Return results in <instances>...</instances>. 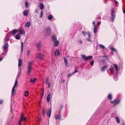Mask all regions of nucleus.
I'll return each instance as SVG.
<instances>
[{
  "label": "nucleus",
  "mask_w": 125,
  "mask_h": 125,
  "mask_svg": "<svg viewBox=\"0 0 125 125\" xmlns=\"http://www.w3.org/2000/svg\"><path fill=\"white\" fill-rule=\"evenodd\" d=\"M33 61L29 62L27 68V75H29L31 73L32 69V65L33 64Z\"/></svg>",
  "instance_id": "obj_1"
},
{
  "label": "nucleus",
  "mask_w": 125,
  "mask_h": 125,
  "mask_svg": "<svg viewBox=\"0 0 125 125\" xmlns=\"http://www.w3.org/2000/svg\"><path fill=\"white\" fill-rule=\"evenodd\" d=\"M44 32L46 36H49L51 34V29L50 27L45 28L44 30Z\"/></svg>",
  "instance_id": "obj_2"
},
{
  "label": "nucleus",
  "mask_w": 125,
  "mask_h": 125,
  "mask_svg": "<svg viewBox=\"0 0 125 125\" xmlns=\"http://www.w3.org/2000/svg\"><path fill=\"white\" fill-rule=\"evenodd\" d=\"M121 100L119 98H116L114 101H111V103L113 104L114 106L120 103Z\"/></svg>",
  "instance_id": "obj_3"
},
{
  "label": "nucleus",
  "mask_w": 125,
  "mask_h": 125,
  "mask_svg": "<svg viewBox=\"0 0 125 125\" xmlns=\"http://www.w3.org/2000/svg\"><path fill=\"white\" fill-rule=\"evenodd\" d=\"M111 21L112 22H113L114 21L115 16V10L114 9H113L111 10Z\"/></svg>",
  "instance_id": "obj_4"
},
{
  "label": "nucleus",
  "mask_w": 125,
  "mask_h": 125,
  "mask_svg": "<svg viewBox=\"0 0 125 125\" xmlns=\"http://www.w3.org/2000/svg\"><path fill=\"white\" fill-rule=\"evenodd\" d=\"M81 57L85 61H87L88 59H92L93 57L92 56H86L85 55L83 54L82 55Z\"/></svg>",
  "instance_id": "obj_5"
},
{
  "label": "nucleus",
  "mask_w": 125,
  "mask_h": 125,
  "mask_svg": "<svg viewBox=\"0 0 125 125\" xmlns=\"http://www.w3.org/2000/svg\"><path fill=\"white\" fill-rule=\"evenodd\" d=\"M26 118V117H24V114L22 113L21 117L19 121V125H21V122L23 121H25Z\"/></svg>",
  "instance_id": "obj_6"
},
{
  "label": "nucleus",
  "mask_w": 125,
  "mask_h": 125,
  "mask_svg": "<svg viewBox=\"0 0 125 125\" xmlns=\"http://www.w3.org/2000/svg\"><path fill=\"white\" fill-rule=\"evenodd\" d=\"M44 56L41 53H39V55L37 56L36 57V58L39 59V60H41L44 57Z\"/></svg>",
  "instance_id": "obj_7"
},
{
  "label": "nucleus",
  "mask_w": 125,
  "mask_h": 125,
  "mask_svg": "<svg viewBox=\"0 0 125 125\" xmlns=\"http://www.w3.org/2000/svg\"><path fill=\"white\" fill-rule=\"evenodd\" d=\"M9 45L7 42H6L5 44H4L3 47V49L4 51H5L7 48L8 47Z\"/></svg>",
  "instance_id": "obj_8"
},
{
  "label": "nucleus",
  "mask_w": 125,
  "mask_h": 125,
  "mask_svg": "<svg viewBox=\"0 0 125 125\" xmlns=\"http://www.w3.org/2000/svg\"><path fill=\"white\" fill-rule=\"evenodd\" d=\"M52 110L51 109H48L47 112V116L49 118L51 116V113Z\"/></svg>",
  "instance_id": "obj_9"
},
{
  "label": "nucleus",
  "mask_w": 125,
  "mask_h": 125,
  "mask_svg": "<svg viewBox=\"0 0 125 125\" xmlns=\"http://www.w3.org/2000/svg\"><path fill=\"white\" fill-rule=\"evenodd\" d=\"M55 119L57 120H60L61 119V115L60 114H56L55 115Z\"/></svg>",
  "instance_id": "obj_10"
},
{
  "label": "nucleus",
  "mask_w": 125,
  "mask_h": 125,
  "mask_svg": "<svg viewBox=\"0 0 125 125\" xmlns=\"http://www.w3.org/2000/svg\"><path fill=\"white\" fill-rule=\"evenodd\" d=\"M29 11L27 10H25L23 12V15L26 16L28 15L29 13Z\"/></svg>",
  "instance_id": "obj_11"
},
{
  "label": "nucleus",
  "mask_w": 125,
  "mask_h": 125,
  "mask_svg": "<svg viewBox=\"0 0 125 125\" xmlns=\"http://www.w3.org/2000/svg\"><path fill=\"white\" fill-rule=\"evenodd\" d=\"M59 50L58 49H56L55 51L54 55L56 56H58L60 55Z\"/></svg>",
  "instance_id": "obj_12"
},
{
  "label": "nucleus",
  "mask_w": 125,
  "mask_h": 125,
  "mask_svg": "<svg viewBox=\"0 0 125 125\" xmlns=\"http://www.w3.org/2000/svg\"><path fill=\"white\" fill-rule=\"evenodd\" d=\"M19 32L20 34L23 35L25 34V31L23 29H21L20 30Z\"/></svg>",
  "instance_id": "obj_13"
},
{
  "label": "nucleus",
  "mask_w": 125,
  "mask_h": 125,
  "mask_svg": "<svg viewBox=\"0 0 125 125\" xmlns=\"http://www.w3.org/2000/svg\"><path fill=\"white\" fill-rule=\"evenodd\" d=\"M59 44V41L58 40L54 41V45L55 46H57Z\"/></svg>",
  "instance_id": "obj_14"
},
{
  "label": "nucleus",
  "mask_w": 125,
  "mask_h": 125,
  "mask_svg": "<svg viewBox=\"0 0 125 125\" xmlns=\"http://www.w3.org/2000/svg\"><path fill=\"white\" fill-rule=\"evenodd\" d=\"M94 33L95 34L97 32V27L96 25H94Z\"/></svg>",
  "instance_id": "obj_15"
},
{
  "label": "nucleus",
  "mask_w": 125,
  "mask_h": 125,
  "mask_svg": "<svg viewBox=\"0 0 125 125\" xmlns=\"http://www.w3.org/2000/svg\"><path fill=\"white\" fill-rule=\"evenodd\" d=\"M56 36L55 35H53L52 37V41H55L57 40Z\"/></svg>",
  "instance_id": "obj_16"
},
{
  "label": "nucleus",
  "mask_w": 125,
  "mask_h": 125,
  "mask_svg": "<svg viewBox=\"0 0 125 125\" xmlns=\"http://www.w3.org/2000/svg\"><path fill=\"white\" fill-rule=\"evenodd\" d=\"M31 25V23L30 21H28L25 24V27H29Z\"/></svg>",
  "instance_id": "obj_17"
},
{
  "label": "nucleus",
  "mask_w": 125,
  "mask_h": 125,
  "mask_svg": "<svg viewBox=\"0 0 125 125\" xmlns=\"http://www.w3.org/2000/svg\"><path fill=\"white\" fill-rule=\"evenodd\" d=\"M39 7L40 9L42 10L44 8V5L42 3H41L39 4Z\"/></svg>",
  "instance_id": "obj_18"
},
{
  "label": "nucleus",
  "mask_w": 125,
  "mask_h": 125,
  "mask_svg": "<svg viewBox=\"0 0 125 125\" xmlns=\"http://www.w3.org/2000/svg\"><path fill=\"white\" fill-rule=\"evenodd\" d=\"M110 70L111 73L112 74H113L114 73V67L113 66H111V68L110 69Z\"/></svg>",
  "instance_id": "obj_19"
},
{
  "label": "nucleus",
  "mask_w": 125,
  "mask_h": 125,
  "mask_svg": "<svg viewBox=\"0 0 125 125\" xmlns=\"http://www.w3.org/2000/svg\"><path fill=\"white\" fill-rule=\"evenodd\" d=\"M42 43L41 42H39L37 44V47L38 50H39L41 47Z\"/></svg>",
  "instance_id": "obj_20"
},
{
  "label": "nucleus",
  "mask_w": 125,
  "mask_h": 125,
  "mask_svg": "<svg viewBox=\"0 0 125 125\" xmlns=\"http://www.w3.org/2000/svg\"><path fill=\"white\" fill-rule=\"evenodd\" d=\"M107 65H104L101 68V70L102 71H105L107 68Z\"/></svg>",
  "instance_id": "obj_21"
},
{
  "label": "nucleus",
  "mask_w": 125,
  "mask_h": 125,
  "mask_svg": "<svg viewBox=\"0 0 125 125\" xmlns=\"http://www.w3.org/2000/svg\"><path fill=\"white\" fill-rule=\"evenodd\" d=\"M14 88H14L13 87L12 88L11 92L12 96L15 94V90Z\"/></svg>",
  "instance_id": "obj_22"
},
{
  "label": "nucleus",
  "mask_w": 125,
  "mask_h": 125,
  "mask_svg": "<svg viewBox=\"0 0 125 125\" xmlns=\"http://www.w3.org/2000/svg\"><path fill=\"white\" fill-rule=\"evenodd\" d=\"M50 94H48L47 97V101L48 102H49L50 101Z\"/></svg>",
  "instance_id": "obj_23"
},
{
  "label": "nucleus",
  "mask_w": 125,
  "mask_h": 125,
  "mask_svg": "<svg viewBox=\"0 0 125 125\" xmlns=\"http://www.w3.org/2000/svg\"><path fill=\"white\" fill-rule=\"evenodd\" d=\"M115 119L116 122L117 123H120V119L117 116H116L115 117Z\"/></svg>",
  "instance_id": "obj_24"
},
{
  "label": "nucleus",
  "mask_w": 125,
  "mask_h": 125,
  "mask_svg": "<svg viewBox=\"0 0 125 125\" xmlns=\"http://www.w3.org/2000/svg\"><path fill=\"white\" fill-rule=\"evenodd\" d=\"M114 66L115 71L116 72H117L118 71V65L117 64H114Z\"/></svg>",
  "instance_id": "obj_25"
},
{
  "label": "nucleus",
  "mask_w": 125,
  "mask_h": 125,
  "mask_svg": "<svg viewBox=\"0 0 125 125\" xmlns=\"http://www.w3.org/2000/svg\"><path fill=\"white\" fill-rule=\"evenodd\" d=\"M22 60L21 59H20L19 61L18 66L19 67L21 66L22 65Z\"/></svg>",
  "instance_id": "obj_26"
},
{
  "label": "nucleus",
  "mask_w": 125,
  "mask_h": 125,
  "mask_svg": "<svg viewBox=\"0 0 125 125\" xmlns=\"http://www.w3.org/2000/svg\"><path fill=\"white\" fill-rule=\"evenodd\" d=\"M45 111L44 108H43L42 111V115L43 116H44L45 115Z\"/></svg>",
  "instance_id": "obj_27"
},
{
  "label": "nucleus",
  "mask_w": 125,
  "mask_h": 125,
  "mask_svg": "<svg viewBox=\"0 0 125 125\" xmlns=\"http://www.w3.org/2000/svg\"><path fill=\"white\" fill-rule=\"evenodd\" d=\"M19 29L18 30H12V33L13 35H14V34H15L16 33H17V31H19Z\"/></svg>",
  "instance_id": "obj_28"
},
{
  "label": "nucleus",
  "mask_w": 125,
  "mask_h": 125,
  "mask_svg": "<svg viewBox=\"0 0 125 125\" xmlns=\"http://www.w3.org/2000/svg\"><path fill=\"white\" fill-rule=\"evenodd\" d=\"M36 80V78H34L33 79H31L30 81L32 83H34Z\"/></svg>",
  "instance_id": "obj_29"
},
{
  "label": "nucleus",
  "mask_w": 125,
  "mask_h": 125,
  "mask_svg": "<svg viewBox=\"0 0 125 125\" xmlns=\"http://www.w3.org/2000/svg\"><path fill=\"white\" fill-rule=\"evenodd\" d=\"M111 51L113 52H114L115 53H117V52L116 51V50L113 47H111Z\"/></svg>",
  "instance_id": "obj_30"
},
{
  "label": "nucleus",
  "mask_w": 125,
  "mask_h": 125,
  "mask_svg": "<svg viewBox=\"0 0 125 125\" xmlns=\"http://www.w3.org/2000/svg\"><path fill=\"white\" fill-rule=\"evenodd\" d=\"M14 36L17 39L19 40L20 39V35L19 34H17L15 37V36L14 35Z\"/></svg>",
  "instance_id": "obj_31"
},
{
  "label": "nucleus",
  "mask_w": 125,
  "mask_h": 125,
  "mask_svg": "<svg viewBox=\"0 0 125 125\" xmlns=\"http://www.w3.org/2000/svg\"><path fill=\"white\" fill-rule=\"evenodd\" d=\"M23 43L22 42H21V51L22 52L23 51Z\"/></svg>",
  "instance_id": "obj_32"
},
{
  "label": "nucleus",
  "mask_w": 125,
  "mask_h": 125,
  "mask_svg": "<svg viewBox=\"0 0 125 125\" xmlns=\"http://www.w3.org/2000/svg\"><path fill=\"white\" fill-rule=\"evenodd\" d=\"M53 18V16L52 15H50L48 16V18L49 20H50L52 19Z\"/></svg>",
  "instance_id": "obj_33"
},
{
  "label": "nucleus",
  "mask_w": 125,
  "mask_h": 125,
  "mask_svg": "<svg viewBox=\"0 0 125 125\" xmlns=\"http://www.w3.org/2000/svg\"><path fill=\"white\" fill-rule=\"evenodd\" d=\"M99 46L102 49H104L105 48V46L104 45L101 44H99Z\"/></svg>",
  "instance_id": "obj_34"
},
{
  "label": "nucleus",
  "mask_w": 125,
  "mask_h": 125,
  "mask_svg": "<svg viewBox=\"0 0 125 125\" xmlns=\"http://www.w3.org/2000/svg\"><path fill=\"white\" fill-rule=\"evenodd\" d=\"M107 97L108 99L111 100L112 99V95L111 94H109L108 96Z\"/></svg>",
  "instance_id": "obj_35"
},
{
  "label": "nucleus",
  "mask_w": 125,
  "mask_h": 125,
  "mask_svg": "<svg viewBox=\"0 0 125 125\" xmlns=\"http://www.w3.org/2000/svg\"><path fill=\"white\" fill-rule=\"evenodd\" d=\"M18 83V80L17 79H16L15 82V83L14 86L13 87L14 88H15L17 84Z\"/></svg>",
  "instance_id": "obj_36"
},
{
  "label": "nucleus",
  "mask_w": 125,
  "mask_h": 125,
  "mask_svg": "<svg viewBox=\"0 0 125 125\" xmlns=\"http://www.w3.org/2000/svg\"><path fill=\"white\" fill-rule=\"evenodd\" d=\"M29 94V92L28 91H26L24 92V95L25 96H27Z\"/></svg>",
  "instance_id": "obj_37"
},
{
  "label": "nucleus",
  "mask_w": 125,
  "mask_h": 125,
  "mask_svg": "<svg viewBox=\"0 0 125 125\" xmlns=\"http://www.w3.org/2000/svg\"><path fill=\"white\" fill-rule=\"evenodd\" d=\"M29 3L26 1H25V7L26 8H28V5H29Z\"/></svg>",
  "instance_id": "obj_38"
},
{
  "label": "nucleus",
  "mask_w": 125,
  "mask_h": 125,
  "mask_svg": "<svg viewBox=\"0 0 125 125\" xmlns=\"http://www.w3.org/2000/svg\"><path fill=\"white\" fill-rule=\"evenodd\" d=\"M82 33L84 36H85L87 34V33L84 31H83Z\"/></svg>",
  "instance_id": "obj_39"
},
{
  "label": "nucleus",
  "mask_w": 125,
  "mask_h": 125,
  "mask_svg": "<svg viewBox=\"0 0 125 125\" xmlns=\"http://www.w3.org/2000/svg\"><path fill=\"white\" fill-rule=\"evenodd\" d=\"M87 35L88 36V38H91V35L90 33V32H88L87 33Z\"/></svg>",
  "instance_id": "obj_40"
},
{
  "label": "nucleus",
  "mask_w": 125,
  "mask_h": 125,
  "mask_svg": "<svg viewBox=\"0 0 125 125\" xmlns=\"http://www.w3.org/2000/svg\"><path fill=\"white\" fill-rule=\"evenodd\" d=\"M90 38H87L86 39L89 42H91L92 41V40L91 39H90Z\"/></svg>",
  "instance_id": "obj_41"
},
{
  "label": "nucleus",
  "mask_w": 125,
  "mask_h": 125,
  "mask_svg": "<svg viewBox=\"0 0 125 125\" xmlns=\"http://www.w3.org/2000/svg\"><path fill=\"white\" fill-rule=\"evenodd\" d=\"M73 74L72 73H69L67 75V77L69 78L71 76V75H72Z\"/></svg>",
  "instance_id": "obj_42"
},
{
  "label": "nucleus",
  "mask_w": 125,
  "mask_h": 125,
  "mask_svg": "<svg viewBox=\"0 0 125 125\" xmlns=\"http://www.w3.org/2000/svg\"><path fill=\"white\" fill-rule=\"evenodd\" d=\"M94 61L93 60L90 63V64L92 66H93L94 65Z\"/></svg>",
  "instance_id": "obj_43"
},
{
  "label": "nucleus",
  "mask_w": 125,
  "mask_h": 125,
  "mask_svg": "<svg viewBox=\"0 0 125 125\" xmlns=\"http://www.w3.org/2000/svg\"><path fill=\"white\" fill-rule=\"evenodd\" d=\"M30 52H31L29 50L27 52V55L28 56V57L30 55Z\"/></svg>",
  "instance_id": "obj_44"
},
{
  "label": "nucleus",
  "mask_w": 125,
  "mask_h": 125,
  "mask_svg": "<svg viewBox=\"0 0 125 125\" xmlns=\"http://www.w3.org/2000/svg\"><path fill=\"white\" fill-rule=\"evenodd\" d=\"M20 74H18L17 75V76L16 77V79H18L20 77Z\"/></svg>",
  "instance_id": "obj_45"
},
{
  "label": "nucleus",
  "mask_w": 125,
  "mask_h": 125,
  "mask_svg": "<svg viewBox=\"0 0 125 125\" xmlns=\"http://www.w3.org/2000/svg\"><path fill=\"white\" fill-rule=\"evenodd\" d=\"M7 53H3L1 55L3 56V57H4L6 54Z\"/></svg>",
  "instance_id": "obj_46"
},
{
  "label": "nucleus",
  "mask_w": 125,
  "mask_h": 125,
  "mask_svg": "<svg viewBox=\"0 0 125 125\" xmlns=\"http://www.w3.org/2000/svg\"><path fill=\"white\" fill-rule=\"evenodd\" d=\"M42 15H43V11H41V14H40V17L41 18H42Z\"/></svg>",
  "instance_id": "obj_47"
},
{
  "label": "nucleus",
  "mask_w": 125,
  "mask_h": 125,
  "mask_svg": "<svg viewBox=\"0 0 125 125\" xmlns=\"http://www.w3.org/2000/svg\"><path fill=\"white\" fill-rule=\"evenodd\" d=\"M64 59L65 62V64H66V65H67L66 64H67V60L65 58H64Z\"/></svg>",
  "instance_id": "obj_48"
},
{
  "label": "nucleus",
  "mask_w": 125,
  "mask_h": 125,
  "mask_svg": "<svg viewBox=\"0 0 125 125\" xmlns=\"http://www.w3.org/2000/svg\"><path fill=\"white\" fill-rule=\"evenodd\" d=\"M3 102V100L2 99L0 100V104H1Z\"/></svg>",
  "instance_id": "obj_49"
},
{
  "label": "nucleus",
  "mask_w": 125,
  "mask_h": 125,
  "mask_svg": "<svg viewBox=\"0 0 125 125\" xmlns=\"http://www.w3.org/2000/svg\"><path fill=\"white\" fill-rule=\"evenodd\" d=\"M38 12V10L37 9H35L34 11V12L35 13H37Z\"/></svg>",
  "instance_id": "obj_50"
},
{
  "label": "nucleus",
  "mask_w": 125,
  "mask_h": 125,
  "mask_svg": "<svg viewBox=\"0 0 125 125\" xmlns=\"http://www.w3.org/2000/svg\"><path fill=\"white\" fill-rule=\"evenodd\" d=\"M78 42L79 43H80V44H81L82 43V41L81 40H79L78 41Z\"/></svg>",
  "instance_id": "obj_51"
},
{
  "label": "nucleus",
  "mask_w": 125,
  "mask_h": 125,
  "mask_svg": "<svg viewBox=\"0 0 125 125\" xmlns=\"http://www.w3.org/2000/svg\"><path fill=\"white\" fill-rule=\"evenodd\" d=\"M102 58H105V60L107 58V57L106 56H104L102 57Z\"/></svg>",
  "instance_id": "obj_52"
},
{
  "label": "nucleus",
  "mask_w": 125,
  "mask_h": 125,
  "mask_svg": "<svg viewBox=\"0 0 125 125\" xmlns=\"http://www.w3.org/2000/svg\"><path fill=\"white\" fill-rule=\"evenodd\" d=\"M78 72V71L77 70H75V71L72 73L73 74L74 73H75L77 72Z\"/></svg>",
  "instance_id": "obj_53"
},
{
  "label": "nucleus",
  "mask_w": 125,
  "mask_h": 125,
  "mask_svg": "<svg viewBox=\"0 0 125 125\" xmlns=\"http://www.w3.org/2000/svg\"><path fill=\"white\" fill-rule=\"evenodd\" d=\"M101 22H97V25H100L101 24Z\"/></svg>",
  "instance_id": "obj_54"
},
{
  "label": "nucleus",
  "mask_w": 125,
  "mask_h": 125,
  "mask_svg": "<svg viewBox=\"0 0 125 125\" xmlns=\"http://www.w3.org/2000/svg\"><path fill=\"white\" fill-rule=\"evenodd\" d=\"M61 108L60 109H59V112H60V111H61L62 110V105H61Z\"/></svg>",
  "instance_id": "obj_55"
},
{
  "label": "nucleus",
  "mask_w": 125,
  "mask_h": 125,
  "mask_svg": "<svg viewBox=\"0 0 125 125\" xmlns=\"http://www.w3.org/2000/svg\"><path fill=\"white\" fill-rule=\"evenodd\" d=\"M21 72V70H18V74H20V73Z\"/></svg>",
  "instance_id": "obj_56"
},
{
  "label": "nucleus",
  "mask_w": 125,
  "mask_h": 125,
  "mask_svg": "<svg viewBox=\"0 0 125 125\" xmlns=\"http://www.w3.org/2000/svg\"><path fill=\"white\" fill-rule=\"evenodd\" d=\"M93 25H94H94H95V22L94 21H93Z\"/></svg>",
  "instance_id": "obj_57"
},
{
  "label": "nucleus",
  "mask_w": 125,
  "mask_h": 125,
  "mask_svg": "<svg viewBox=\"0 0 125 125\" xmlns=\"http://www.w3.org/2000/svg\"><path fill=\"white\" fill-rule=\"evenodd\" d=\"M115 4H116V6H117V5H116V4L117 3H118V2L116 0H115Z\"/></svg>",
  "instance_id": "obj_58"
},
{
  "label": "nucleus",
  "mask_w": 125,
  "mask_h": 125,
  "mask_svg": "<svg viewBox=\"0 0 125 125\" xmlns=\"http://www.w3.org/2000/svg\"><path fill=\"white\" fill-rule=\"evenodd\" d=\"M48 87L49 88L50 87V83H48Z\"/></svg>",
  "instance_id": "obj_59"
},
{
  "label": "nucleus",
  "mask_w": 125,
  "mask_h": 125,
  "mask_svg": "<svg viewBox=\"0 0 125 125\" xmlns=\"http://www.w3.org/2000/svg\"><path fill=\"white\" fill-rule=\"evenodd\" d=\"M43 94H44V90H43V92H42V95L41 97H42L43 96Z\"/></svg>",
  "instance_id": "obj_60"
},
{
  "label": "nucleus",
  "mask_w": 125,
  "mask_h": 125,
  "mask_svg": "<svg viewBox=\"0 0 125 125\" xmlns=\"http://www.w3.org/2000/svg\"><path fill=\"white\" fill-rule=\"evenodd\" d=\"M123 13L125 14V8L124 9V10L123 11Z\"/></svg>",
  "instance_id": "obj_61"
},
{
  "label": "nucleus",
  "mask_w": 125,
  "mask_h": 125,
  "mask_svg": "<svg viewBox=\"0 0 125 125\" xmlns=\"http://www.w3.org/2000/svg\"><path fill=\"white\" fill-rule=\"evenodd\" d=\"M46 84H48V83H49L48 81H46Z\"/></svg>",
  "instance_id": "obj_62"
},
{
  "label": "nucleus",
  "mask_w": 125,
  "mask_h": 125,
  "mask_svg": "<svg viewBox=\"0 0 125 125\" xmlns=\"http://www.w3.org/2000/svg\"><path fill=\"white\" fill-rule=\"evenodd\" d=\"M49 80V78L48 77L46 79V81H48Z\"/></svg>",
  "instance_id": "obj_63"
},
{
  "label": "nucleus",
  "mask_w": 125,
  "mask_h": 125,
  "mask_svg": "<svg viewBox=\"0 0 125 125\" xmlns=\"http://www.w3.org/2000/svg\"><path fill=\"white\" fill-rule=\"evenodd\" d=\"M3 57H2V58H1L0 57V61H1L2 60Z\"/></svg>",
  "instance_id": "obj_64"
}]
</instances>
